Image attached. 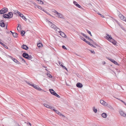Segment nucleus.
<instances>
[{"mask_svg": "<svg viewBox=\"0 0 126 126\" xmlns=\"http://www.w3.org/2000/svg\"><path fill=\"white\" fill-rule=\"evenodd\" d=\"M104 118H106L107 117V115L106 113H103L101 115Z\"/></svg>", "mask_w": 126, "mask_h": 126, "instance_id": "nucleus-17", "label": "nucleus"}, {"mask_svg": "<svg viewBox=\"0 0 126 126\" xmlns=\"http://www.w3.org/2000/svg\"><path fill=\"white\" fill-rule=\"evenodd\" d=\"M29 124L30 126H31L32 125L30 123H29Z\"/></svg>", "mask_w": 126, "mask_h": 126, "instance_id": "nucleus-63", "label": "nucleus"}, {"mask_svg": "<svg viewBox=\"0 0 126 126\" xmlns=\"http://www.w3.org/2000/svg\"><path fill=\"white\" fill-rule=\"evenodd\" d=\"M100 103L104 106H106L107 105V103L105 102L103 100H101L100 101Z\"/></svg>", "mask_w": 126, "mask_h": 126, "instance_id": "nucleus-8", "label": "nucleus"}, {"mask_svg": "<svg viewBox=\"0 0 126 126\" xmlns=\"http://www.w3.org/2000/svg\"><path fill=\"white\" fill-rule=\"evenodd\" d=\"M114 19L116 21V23L118 24L119 26L120 27H121L122 26V25H121L117 21Z\"/></svg>", "mask_w": 126, "mask_h": 126, "instance_id": "nucleus-34", "label": "nucleus"}, {"mask_svg": "<svg viewBox=\"0 0 126 126\" xmlns=\"http://www.w3.org/2000/svg\"><path fill=\"white\" fill-rule=\"evenodd\" d=\"M55 15L57 17H60V18H62L63 17V15L61 13L57 12V14Z\"/></svg>", "mask_w": 126, "mask_h": 126, "instance_id": "nucleus-6", "label": "nucleus"}, {"mask_svg": "<svg viewBox=\"0 0 126 126\" xmlns=\"http://www.w3.org/2000/svg\"><path fill=\"white\" fill-rule=\"evenodd\" d=\"M44 11L47 14L50 15L49 14V13L46 10H45V11Z\"/></svg>", "mask_w": 126, "mask_h": 126, "instance_id": "nucleus-46", "label": "nucleus"}, {"mask_svg": "<svg viewBox=\"0 0 126 126\" xmlns=\"http://www.w3.org/2000/svg\"><path fill=\"white\" fill-rule=\"evenodd\" d=\"M93 109L95 113H96L97 111V109H95V107H93Z\"/></svg>", "mask_w": 126, "mask_h": 126, "instance_id": "nucleus-35", "label": "nucleus"}, {"mask_svg": "<svg viewBox=\"0 0 126 126\" xmlns=\"http://www.w3.org/2000/svg\"><path fill=\"white\" fill-rule=\"evenodd\" d=\"M47 76L49 78H52V76L49 73H47Z\"/></svg>", "mask_w": 126, "mask_h": 126, "instance_id": "nucleus-32", "label": "nucleus"}, {"mask_svg": "<svg viewBox=\"0 0 126 126\" xmlns=\"http://www.w3.org/2000/svg\"><path fill=\"white\" fill-rule=\"evenodd\" d=\"M106 106H107L108 108L110 109H113V108L112 107L111 105H109L108 103H107V105H106Z\"/></svg>", "mask_w": 126, "mask_h": 126, "instance_id": "nucleus-23", "label": "nucleus"}, {"mask_svg": "<svg viewBox=\"0 0 126 126\" xmlns=\"http://www.w3.org/2000/svg\"><path fill=\"white\" fill-rule=\"evenodd\" d=\"M121 102H123V103H125V102H124L123 101V100H120Z\"/></svg>", "mask_w": 126, "mask_h": 126, "instance_id": "nucleus-58", "label": "nucleus"}, {"mask_svg": "<svg viewBox=\"0 0 126 126\" xmlns=\"http://www.w3.org/2000/svg\"><path fill=\"white\" fill-rule=\"evenodd\" d=\"M19 58L20 59H21L22 61H23L25 63H26V61H25L24 60V59L23 58H22L21 56L19 57Z\"/></svg>", "mask_w": 126, "mask_h": 126, "instance_id": "nucleus-40", "label": "nucleus"}, {"mask_svg": "<svg viewBox=\"0 0 126 126\" xmlns=\"http://www.w3.org/2000/svg\"><path fill=\"white\" fill-rule=\"evenodd\" d=\"M62 67H63V68H64V69L66 70L67 71V68L65 66H62Z\"/></svg>", "mask_w": 126, "mask_h": 126, "instance_id": "nucleus-52", "label": "nucleus"}, {"mask_svg": "<svg viewBox=\"0 0 126 126\" xmlns=\"http://www.w3.org/2000/svg\"><path fill=\"white\" fill-rule=\"evenodd\" d=\"M21 25L20 24H18V26L17 28V30L18 32H20V30L21 27Z\"/></svg>", "mask_w": 126, "mask_h": 126, "instance_id": "nucleus-22", "label": "nucleus"}, {"mask_svg": "<svg viewBox=\"0 0 126 126\" xmlns=\"http://www.w3.org/2000/svg\"><path fill=\"white\" fill-rule=\"evenodd\" d=\"M90 51L93 54H95V52L94 51H92L91 50H90Z\"/></svg>", "mask_w": 126, "mask_h": 126, "instance_id": "nucleus-53", "label": "nucleus"}, {"mask_svg": "<svg viewBox=\"0 0 126 126\" xmlns=\"http://www.w3.org/2000/svg\"><path fill=\"white\" fill-rule=\"evenodd\" d=\"M0 26L2 27H4L5 26L4 21L2 20H0Z\"/></svg>", "mask_w": 126, "mask_h": 126, "instance_id": "nucleus-5", "label": "nucleus"}, {"mask_svg": "<svg viewBox=\"0 0 126 126\" xmlns=\"http://www.w3.org/2000/svg\"><path fill=\"white\" fill-rule=\"evenodd\" d=\"M106 39H112V38L110 35H109L108 34H106V36L105 37Z\"/></svg>", "mask_w": 126, "mask_h": 126, "instance_id": "nucleus-9", "label": "nucleus"}, {"mask_svg": "<svg viewBox=\"0 0 126 126\" xmlns=\"http://www.w3.org/2000/svg\"><path fill=\"white\" fill-rule=\"evenodd\" d=\"M8 14L9 16V18H11L13 16V14L12 12H9Z\"/></svg>", "mask_w": 126, "mask_h": 126, "instance_id": "nucleus-19", "label": "nucleus"}, {"mask_svg": "<svg viewBox=\"0 0 126 126\" xmlns=\"http://www.w3.org/2000/svg\"><path fill=\"white\" fill-rule=\"evenodd\" d=\"M41 10L42 11H45V10L43 8H41Z\"/></svg>", "mask_w": 126, "mask_h": 126, "instance_id": "nucleus-57", "label": "nucleus"}, {"mask_svg": "<svg viewBox=\"0 0 126 126\" xmlns=\"http://www.w3.org/2000/svg\"><path fill=\"white\" fill-rule=\"evenodd\" d=\"M2 16L5 18H9V16L8 14H4L2 15Z\"/></svg>", "mask_w": 126, "mask_h": 126, "instance_id": "nucleus-11", "label": "nucleus"}, {"mask_svg": "<svg viewBox=\"0 0 126 126\" xmlns=\"http://www.w3.org/2000/svg\"><path fill=\"white\" fill-rule=\"evenodd\" d=\"M73 4H74L75 5H76V4H77V3H78L76 1H73Z\"/></svg>", "mask_w": 126, "mask_h": 126, "instance_id": "nucleus-45", "label": "nucleus"}, {"mask_svg": "<svg viewBox=\"0 0 126 126\" xmlns=\"http://www.w3.org/2000/svg\"><path fill=\"white\" fill-rule=\"evenodd\" d=\"M76 86L78 88H81L83 87V85L80 83L78 82L76 84Z\"/></svg>", "mask_w": 126, "mask_h": 126, "instance_id": "nucleus-7", "label": "nucleus"}, {"mask_svg": "<svg viewBox=\"0 0 126 126\" xmlns=\"http://www.w3.org/2000/svg\"><path fill=\"white\" fill-rule=\"evenodd\" d=\"M49 109L51 110H52L54 111V110H55V109H54V107L51 106H50L49 108Z\"/></svg>", "mask_w": 126, "mask_h": 126, "instance_id": "nucleus-36", "label": "nucleus"}, {"mask_svg": "<svg viewBox=\"0 0 126 126\" xmlns=\"http://www.w3.org/2000/svg\"><path fill=\"white\" fill-rule=\"evenodd\" d=\"M119 113L120 115L124 117H126V113L124 111L121 110H120Z\"/></svg>", "mask_w": 126, "mask_h": 126, "instance_id": "nucleus-4", "label": "nucleus"}, {"mask_svg": "<svg viewBox=\"0 0 126 126\" xmlns=\"http://www.w3.org/2000/svg\"><path fill=\"white\" fill-rule=\"evenodd\" d=\"M1 40H0V44L1 45H2L5 48H8V47L6 45H5L4 44H3L2 42L1 41Z\"/></svg>", "mask_w": 126, "mask_h": 126, "instance_id": "nucleus-20", "label": "nucleus"}, {"mask_svg": "<svg viewBox=\"0 0 126 126\" xmlns=\"http://www.w3.org/2000/svg\"><path fill=\"white\" fill-rule=\"evenodd\" d=\"M12 35L13 37H18V34L16 32H14V33H13V34Z\"/></svg>", "mask_w": 126, "mask_h": 126, "instance_id": "nucleus-25", "label": "nucleus"}, {"mask_svg": "<svg viewBox=\"0 0 126 126\" xmlns=\"http://www.w3.org/2000/svg\"><path fill=\"white\" fill-rule=\"evenodd\" d=\"M81 37V38H80V39H85L83 37Z\"/></svg>", "mask_w": 126, "mask_h": 126, "instance_id": "nucleus-55", "label": "nucleus"}, {"mask_svg": "<svg viewBox=\"0 0 126 126\" xmlns=\"http://www.w3.org/2000/svg\"><path fill=\"white\" fill-rule=\"evenodd\" d=\"M102 63L103 64H104L105 63V62H102Z\"/></svg>", "mask_w": 126, "mask_h": 126, "instance_id": "nucleus-59", "label": "nucleus"}, {"mask_svg": "<svg viewBox=\"0 0 126 126\" xmlns=\"http://www.w3.org/2000/svg\"><path fill=\"white\" fill-rule=\"evenodd\" d=\"M83 41L86 42L88 44L91 46L93 47H95L92 44H91L90 42L86 40H83Z\"/></svg>", "mask_w": 126, "mask_h": 126, "instance_id": "nucleus-15", "label": "nucleus"}, {"mask_svg": "<svg viewBox=\"0 0 126 126\" xmlns=\"http://www.w3.org/2000/svg\"><path fill=\"white\" fill-rule=\"evenodd\" d=\"M59 64L62 67V66H63V63H59Z\"/></svg>", "mask_w": 126, "mask_h": 126, "instance_id": "nucleus-48", "label": "nucleus"}, {"mask_svg": "<svg viewBox=\"0 0 126 126\" xmlns=\"http://www.w3.org/2000/svg\"><path fill=\"white\" fill-rule=\"evenodd\" d=\"M25 32L24 31H22L21 32V34L22 36H23L25 34Z\"/></svg>", "mask_w": 126, "mask_h": 126, "instance_id": "nucleus-29", "label": "nucleus"}, {"mask_svg": "<svg viewBox=\"0 0 126 126\" xmlns=\"http://www.w3.org/2000/svg\"><path fill=\"white\" fill-rule=\"evenodd\" d=\"M54 95L58 98H60V96L59 95L57 94L56 93Z\"/></svg>", "mask_w": 126, "mask_h": 126, "instance_id": "nucleus-38", "label": "nucleus"}, {"mask_svg": "<svg viewBox=\"0 0 126 126\" xmlns=\"http://www.w3.org/2000/svg\"><path fill=\"white\" fill-rule=\"evenodd\" d=\"M30 85L32 86L35 89H37V87L38 86L37 85H35L34 84H30Z\"/></svg>", "mask_w": 126, "mask_h": 126, "instance_id": "nucleus-28", "label": "nucleus"}, {"mask_svg": "<svg viewBox=\"0 0 126 126\" xmlns=\"http://www.w3.org/2000/svg\"><path fill=\"white\" fill-rule=\"evenodd\" d=\"M21 47L23 49H25L26 50H28L29 48L28 46H27L26 45H23Z\"/></svg>", "mask_w": 126, "mask_h": 126, "instance_id": "nucleus-10", "label": "nucleus"}, {"mask_svg": "<svg viewBox=\"0 0 126 126\" xmlns=\"http://www.w3.org/2000/svg\"><path fill=\"white\" fill-rule=\"evenodd\" d=\"M77 7L79 8L82 9V7L81 6H80V5L78 4V3H77V4H76V5H75Z\"/></svg>", "mask_w": 126, "mask_h": 126, "instance_id": "nucleus-33", "label": "nucleus"}, {"mask_svg": "<svg viewBox=\"0 0 126 126\" xmlns=\"http://www.w3.org/2000/svg\"><path fill=\"white\" fill-rule=\"evenodd\" d=\"M52 11L54 13H56L55 15H56L57 14V12H58L57 11H56V10H53Z\"/></svg>", "mask_w": 126, "mask_h": 126, "instance_id": "nucleus-49", "label": "nucleus"}, {"mask_svg": "<svg viewBox=\"0 0 126 126\" xmlns=\"http://www.w3.org/2000/svg\"><path fill=\"white\" fill-rule=\"evenodd\" d=\"M123 18L122 20L125 21L126 22V18L124 16H123Z\"/></svg>", "mask_w": 126, "mask_h": 126, "instance_id": "nucleus-41", "label": "nucleus"}, {"mask_svg": "<svg viewBox=\"0 0 126 126\" xmlns=\"http://www.w3.org/2000/svg\"><path fill=\"white\" fill-rule=\"evenodd\" d=\"M87 32L88 33H89L91 36H92V34H91V32H90V31H88V30H87Z\"/></svg>", "mask_w": 126, "mask_h": 126, "instance_id": "nucleus-44", "label": "nucleus"}, {"mask_svg": "<svg viewBox=\"0 0 126 126\" xmlns=\"http://www.w3.org/2000/svg\"><path fill=\"white\" fill-rule=\"evenodd\" d=\"M43 105H44V106L45 107H46L48 108H49H49L50 106H49V105H47V104H45V103Z\"/></svg>", "mask_w": 126, "mask_h": 126, "instance_id": "nucleus-30", "label": "nucleus"}, {"mask_svg": "<svg viewBox=\"0 0 126 126\" xmlns=\"http://www.w3.org/2000/svg\"><path fill=\"white\" fill-rule=\"evenodd\" d=\"M110 42H111L114 45H116L117 42L115 40H108Z\"/></svg>", "mask_w": 126, "mask_h": 126, "instance_id": "nucleus-12", "label": "nucleus"}, {"mask_svg": "<svg viewBox=\"0 0 126 126\" xmlns=\"http://www.w3.org/2000/svg\"><path fill=\"white\" fill-rule=\"evenodd\" d=\"M116 98V99H118V100H120V99H119V98Z\"/></svg>", "mask_w": 126, "mask_h": 126, "instance_id": "nucleus-60", "label": "nucleus"}, {"mask_svg": "<svg viewBox=\"0 0 126 126\" xmlns=\"http://www.w3.org/2000/svg\"><path fill=\"white\" fill-rule=\"evenodd\" d=\"M10 32H11L12 33V34H13V33H14V32H13L11 31H10Z\"/></svg>", "mask_w": 126, "mask_h": 126, "instance_id": "nucleus-62", "label": "nucleus"}, {"mask_svg": "<svg viewBox=\"0 0 126 126\" xmlns=\"http://www.w3.org/2000/svg\"><path fill=\"white\" fill-rule=\"evenodd\" d=\"M26 59L30 60L32 59V57L31 55H29L27 57H26Z\"/></svg>", "mask_w": 126, "mask_h": 126, "instance_id": "nucleus-26", "label": "nucleus"}, {"mask_svg": "<svg viewBox=\"0 0 126 126\" xmlns=\"http://www.w3.org/2000/svg\"><path fill=\"white\" fill-rule=\"evenodd\" d=\"M8 9L7 8L4 7L0 10V11L1 12V14H4V13H6L8 11Z\"/></svg>", "mask_w": 126, "mask_h": 126, "instance_id": "nucleus-2", "label": "nucleus"}, {"mask_svg": "<svg viewBox=\"0 0 126 126\" xmlns=\"http://www.w3.org/2000/svg\"><path fill=\"white\" fill-rule=\"evenodd\" d=\"M29 55L27 53H23L22 54L24 58L26 59V57H27Z\"/></svg>", "mask_w": 126, "mask_h": 126, "instance_id": "nucleus-18", "label": "nucleus"}, {"mask_svg": "<svg viewBox=\"0 0 126 126\" xmlns=\"http://www.w3.org/2000/svg\"><path fill=\"white\" fill-rule=\"evenodd\" d=\"M39 9H41V7L40 6H38L37 7Z\"/></svg>", "mask_w": 126, "mask_h": 126, "instance_id": "nucleus-54", "label": "nucleus"}, {"mask_svg": "<svg viewBox=\"0 0 126 126\" xmlns=\"http://www.w3.org/2000/svg\"><path fill=\"white\" fill-rule=\"evenodd\" d=\"M46 22H47L49 25L51 27L53 28L55 30H56L58 28L52 22L49 21L47 19H46Z\"/></svg>", "mask_w": 126, "mask_h": 126, "instance_id": "nucleus-1", "label": "nucleus"}, {"mask_svg": "<svg viewBox=\"0 0 126 126\" xmlns=\"http://www.w3.org/2000/svg\"><path fill=\"white\" fill-rule=\"evenodd\" d=\"M81 34L84 37H85L87 39H91L89 37L87 36L85 34L83 33H81Z\"/></svg>", "mask_w": 126, "mask_h": 126, "instance_id": "nucleus-24", "label": "nucleus"}, {"mask_svg": "<svg viewBox=\"0 0 126 126\" xmlns=\"http://www.w3.org/2000/svg\"><path fill=\"white\" fill-rule=\"evenodd\" d=\"M17 14H18L19 16L21 15V14H22L19 11H17Z\"/></svg>", "mask_w": 126, "mask_h": 126, "instance_id": "nucleus-47", "label": "nucleus"}, {"mask_svg": "<svg viewBox=\"0 0 126 126\" xmlns=\"http://www.w3.org/2000/svg\"><path fill=\"white\" fill-rule=\"evenodd\" d=\"M61 116H62L63 117H64V116L62 114V115H61Z\"/></svg>", "mask_w": 126, "mask_h": 126, "instance_id": "nucleus-61", "label": "nucleus"}, {"mask_svg": "<svg viewBox=\"0 0 126 126\" xmlns=\"http://www.w3.org/2000/svg\"><path fill=\"white\" fill-rule=\"evenodd\" d=\"M121 28H122V29L124 31H126V30H125V28L122 27H122H121Z\"/></svg>", "mask_w": 126, "mask_h": 126, "instance_id": "nucleus-51", "label": "nucleus"}, {"mask_svg": "<svg viewBox=\"0 0 126 126\" xmlns=\"http://www.w3.org/2000/svg\"><path fill=\"white\" fill-rule=\"evenodd\" d=\"M62 48H63L64 49H67L65 47V46H62Z\"/></svg>", "mask_w": 126, "mask_h": 126, "instance_id": "nucleus-50", "label": "nucleus"}, {"mask_svg": "<svg viewBox=\"0 0 126 126\" xmlns=\"http://www.w3.org/2000/svg\"><path fill=\"white\" fill-rule=\"evenodd\" d=\"M109 60L111 62L113 63L115 65H118L117 63L114 60L111 59H109Z\"/></svg>", "mask_w": 126, "mask_h": 126, "instance_id": "nucleus-16", "label": "nucleus"}, {"mask_svg": "<svg viewBox=\"0 0 126 126\" xmlns=\"http://www.w3.org/2000/svg\"><path fill=\"white\" fill-rule=\"evenodd\" d=\"M9 57L11 59H12L13 60V61L15 63H17V64H20V63L15 58H13V57L11 56H9Z\"/></svg>", "mask_w": 126, "mask_h": 126, "instance_id": "nucleus-3", "label": "nucleus"}, {"mask_svg": "<svg viewBox=\"0 0 126 126\" xmlns=\"http://www.w3.org/2000/svg\"><path fill=\"white\" fill-rule=\"evenodd\" d=\"M37 45L38 47L39 48L42 47L43 46L42 44L41 43H37Z\"/></svg>", "mask_w": 126, "mask_h": 126, "instance_id": "nucleus-27", "label": "nucleus"}, {"mask_svg": "<svg viewBox=\"0 0 126 126\" xmlns=\"http://www.w3.org/2000/svg\"><path fill=\"white\" fill-rule=\"evenodd\" d=\"M98 15H100L101 17H103V18L104 17V16L103 15L101 14L100 13H98Z\"/></svg>", "mask_w": 126, "mask_h": 126, "instance_id": "nucleus-43", "label": "nucleus"}, {"mask_svg": "<svg viewBox=\"0 0 126 126\" xmlns=\"http://www.w3.org/2000/svg\"><path fill=\"white\" fill-rule=\"evenodd\" d=\"M60 33V34L61 36L65 38L66 36L65 34L63 32L60 31L59 32Z\"/></svg>", "mask_w": 126, "mask_h": 126, "instance_id": "nucleus-13", "label": "nucleus"}, {"mask_svg": "<svg viewBox=\"0 0 126 126\" xmlns=\"http://www.w3.org/2000/svg\"><path fill=\"white\" fill-rule=\"evenodd\" d=\"M20 16V17H22V19H24L25 21H26L27 20V18L23 16V15L22 14H21Z\"/></svg>", "mask_w": 126, "mask_h": 126, "instance_id": "nucleus-21", "label": "nucleus"}, {"mask_svg": "<svg viewBox=\"0 0 126 126\" xmlns=\"http://www.w3.org/2000/svg\"><path fill=\"white\" fill-rule=\"evenodd\" d=\"M123 16L122 14H120L119 15V16L120 18L121 19H122V18H123Z\"/></svg>", "mask_w": 126, "mask_h": 126, "instance_id": "nucleus-39", "label": "nucleus"}, {"mask_svg": "<svg viewBox=\"0 0 126 126\" xmlns=\"http://www.w3.org/2000/svg\"><path fill=\"white\" fill-rule=\"evenodd\" d=\"M49 91L50 92V93L54 95L56 92L55 91L53 90L52 89H49Z\"/></svg>", "mask_w": 126, "mask_h": 126, "instance_id": "nucleus-14", "label": "nucleus"}, {"mask_svg": "<svg viewBox=\"0 0 126 126\" xmlns=\"http://www.w3.org/2000/svg\"><path fill=\"white\" fill-rule=\"evenodd\" d=\"M54 111H55L59 115H62V114L60 113L59 111L55 110Z\"/></svg>", "mask_w": 126, "mask_h": 126, "instance_id": "nucleus-31", "label": "nucleus"}, {"mask_svg": "<svg viewBox=\"0 0 126 126\" xmlns=\"http://www.w3.org/2000/svg\"><path fill=\"white\" fill-rule=\"evenodd\" d=\"M38 2L39 3L41 4H43L44 2L41 0H38Z\"/></svg>", "mask_w": 126, "mask_h": 126, "instance_id": "nucleus-37", "label": "nucleus"}, {"mask_svg": "<svg viewBox=\"0 0 126 126\" xmlns=\"http://www.w3.org/2000/svg\"><path fill=\"white\" fill-rule=\"evenodd\" d=\"M124 104L126 105V103L125 102V103H124Z\"/></svg>", "mask_w": 126, "mask_h": 126, "instance_id": "nucleus-64", "label": "nucleus"}, {"mask_svg": "<svg viewBox=\"0 0 126 126\" xmlns=\"http://www.w3.org/2000/svg\"><path fill=\"white\" fill-rule=\"evenodd\" d=\"M41 10L42 11H45V10L43 8H41Z\"/></svg>", "mask_w": 126, "mask_h": 126, "instance_id": "nucleus-56", "label": "nucleus"}, {"mask_svg": "<svg viewBox=\"0 0 126 126\" xmlns=\"http://www.w3.org/2000/svg\"><path fill=\"white\" fill-rule=\"evenodd\" d=\"M36 89L39 91H41L42 90V89H41L38 86L37 87V89Z\"/></svg>", "mask_w": 126, "mask_h": 126, "instance_id": "nucleus-42", "label": "nucleus"}]
</instances>
